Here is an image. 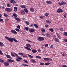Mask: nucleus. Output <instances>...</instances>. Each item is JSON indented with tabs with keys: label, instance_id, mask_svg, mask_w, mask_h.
<instances>
[{
	"label": "nucleus",
	"instance_id": "1",
	"mask_svg": "<svg viewBox=\"0 0 67 67\" xmlns=\"http://www.w3.org/2000/svg\"><path fill=\"white\" fill-rule=\"evenodd\" d=\"M5 38L6 39H7V40L8 41H10V42H13V38H9L8 37L5 36Z\"/></svg>",
	"mask_w": 67,
	"mask_h": 67
},
{
	"label": "nucleus",
	"instance_id": "2",
	"mask_svg": "<svg viewBox=\"0 0 67 67\" xmlns=\"http://www.w3.org/2000/svg\"><path fill=\"white\" fill-rule=\"evenodd\" d=\"M14 54L15 55H14L13 53H11V55L12 56L14 57H18V54L15 53H14Z\"/></svg>",
	"mask_w": 67,
	"mask_h": 67
},
{
	"label": "nucleus",
	"instance_id": "3",
	"mask_svg": "<svg viewBox=\"0 0 67 67\" xmlns=\"http://www.w3.org/2000/svg\"><path fill=\"white\" fill-rule=\"evenodd\" d=\"M37 40L39 41H44V38L43 37H40L38 38Z\"/></svg>",
	"mask_w": 67,
	"mask_h": 67
},
{
	"label": "nucleus",
	"instance_id": "4",
	"mask_svg": "<svg viewBox=\"0 0 67 67\" xmlns=\"http://www.w3.org/2000/svg\"><path fill=\"white\" fill-rule=\"evenodd\" d=\"M57 12L58 13H59L63 12V10H62V9L61 8H59Z\"/></svg>",
	"mask_w": 67,
	"mask_h": 67
},
{
	"label": "nucleus",
	"instance_id": "5",
	"mask_svg": "<svg viewBox=\"0 0 67 67\" xmlns=\"http://www.w3.org/2000/svg\"><path fill=\"white\" fill-rule=\"evenodd\" d=\"M5 10L7 12H11L12 9L10 8H6Z\"/></svg>",
	"mask_w": 67,
	"mask_h": 67
},
{
	"label": "nucleus",
	"instance_id": "6",
	"mask_svg": "<svg viewBox=\"0 0 67 67\" xmlns=\"http://www.w3.org/2000/svg\"><path fill=\"white\" fill-rule=\"evenodd\" d=\"M30 33H33L35 31V30L34 29H29Z\"/></svg>",
	"mask_w": 67,
	"mask_h": 67
},
{
	"label": "nucleus",
	"instance_id": "7",
	"mask_svg": "<svg viewBox=\"0 0 67 67\" xmlns=\"http://www.w3.org/2000/svg\"><path fill=\"white\" fill-rule=\"evenodd\" d=\"M10 3H13V4H14V3H16V2L14 0H11L10 1Z\"/></svg>",
	"mask_w": 67,
	"mask_h": 67
},
{
	"label": "nucleus",
	"instance_id": "8",
	"mask_svg": "<svg viewBox=\"0 0 67 67\" xmlns=\"http://www.w3.org/2000/svg\"><path fill=\"white\" fill-rule=\"evenodd\" d=\"M52 1H47L46 2V3H47V4H52Z\"/></svg>",
	"mask_w": 67,
	"mask_h": 67
},
{
	"label": "nucleus",
	"instance_id": "9",
	"mask_svg": "<svg viewBox=\"0 0 67 67\" xmlns=\"http://www.w3.org/2000/svg\"><path fill=\"white\" fill-rule=\"evenodd\" d=\"M11 31L12 33H13V34H16V33H17V32L13 30H12Z\"/></svg>",
	"mask_w": 67,
	"mask_h": 67
},
{
	"label": "nucleus",
	"instance_id": "10",
	"mask_svg": "<svg viewBox=\"0 0 67 67\" xmlns=\"http://www.w3.org/2000/svg\"><path fill=\"white\" fill-rule=\"evenodd\" d=\"M8 61L9 63H13V62H14V60L11 59H9L8 60Z\"/></svg>",
	"mask_w": 67,
	"mask_h": 67
},
{
	"label": "nucleus",
	"instance_id": "11",
	"mask_svg": "<svg viewBox=\"0 0 67 67\" xmlns=\"http://www.w3.org/2000/svg\"><path fill=\"white\" fill-rule=\"evenodd\" d=\"M32 52L34 53H36L37 52V51L35 49H34L32 50Z\"/></svg>",
	"mask_w": 67,
	"mask_h": 67
},
{
	"label": "nucleus",
	"instance_id": "12",
	"mask_svg": "<svg viewBox=\"0 0 67 67\" xmlns=\"http://www.w3.org/2000/svg\"><path fill=\"white\" fill-rule=\"evenodd\" d=\"M4 64L6 66H9V64L8 63L5 62L4 63Z\"/></svg>",
	"mask_w": 67,
	"mask_h": 67
},
{
	"label": "nucleus",
	"instance_id": "13",
	"mask_svg": "<svg viewBox=\"0 0 67 67\" xmlns=\"http://www.w3.org/2000/svg\"><path fill=\"white\" fill-rule=\"evenodd\" d=\"M30 11L32 12H34V9L33 8H31L30 9Z\"/></svg>",
	"mask_w": 67,
	"mask_h": 67
},
{
	"label": "nucleus",
	"instance_id": "14",
	"mask_svg": "<svg viewBox=\"0 0 67 67\" xmlns=\"http://www.w3.org/2000/svg\"><path fill=\"white\" fill-rule=\"evenodd\" d=\"M6 57L8 58H9V59H12V57H11V56L10 55H6Z\"/></svg>",
	"mask_w": 67,
	"mask_h": 67
},
{
	"label": "nucleus",
	"instance_id": "15",
	"mask_svg": "<svg viewBox=\"0 0 67 67\" xmlns=\"http://www.w3.org/2000/svg\"><path fill=\"white\" fill-rule=\"evenodd\" d=\"M18 54L19 55H21V56H22L24 55V53H21L19 52L18 53Z\"/></svg>",
	"mask_w": 67,
	"mask_h": 67
},
{
	"label": "nucleus",
	"instance_id": "16",
	"mask_svg": "<svg viewBox=\"0 0 67 67\" xmlns=\"http://www.w3.org/2000/svg\"><path fill=\"white\" fill-rule=\"evenodd\" d=\"M25 48L26 49H27V50H28V51H31V48H30L28 47H25Z\"/></svg>",
	"mask_w": 67,
	"mask_h": 67
},
{
	"label": "nucleus",
	"instance_id": "17",
	"mask_svg": "<svg viewBox=\"0 0 67 67\" xmlns=\"http://www.w3.org/2000/svg\"><path fill=\"white\" fill-rule=\"evenodd\" d=\"M26 46H27V47H31V45L29 44H27L26 45Z\"/></svg>",
	"mask_w": 67,
	"mask_h": 67
},
{
	"label": "nucleus",
	"instance_id": "18",
	"mask_svg": "<svg viewBox=\"0 0 67 67\" xmlns=\"http://www.w3.org/2000/svg\"><path fill=\"white\" fill-rule=\"evenodd\" d=\"M41 31L42 33H44L45 32V30L44 29H41Z\"/></svg>",
	"mask_w": 67,
	"mask_h": 67
},
{
	"label": "nucleus",
	"instance_id": "19",
	"mask_svg": "<svg viewBox=\"0 0 67 67\" xmlns=\"http://www.w3.org/2000/svg\"><path fill=\"white\" fill-rule=\"evenodd\" d=\"M3 46H4V44H3L1 42L0 43V47H2Z\"/></svg>",
	"mask_w": 67,
	"mask_h": 67
},
{
	"label": "nucleus",
	"instance_id": "20",
	"mask_svg": "<svg viewBox=\"0 0 67 67\" xmlns=\"http://www.w3.org/2000/svg\"><path fill=\"white\" fill-rule=\"evenodd\" d=\"M44 60L46 61H48V60H49V59H48V58H45L44 59Z\"/></svg>",
	"mask_w": 67,
	"mask_h": 67
},
{
	"label": "nucleus",
	"instance_id": "21",
	"mask_svg": "<svg viewBox=\"0 0 67 67\" xmlns=\"http://www.w3.org/2000/svg\"><path fill=\"white\" fill-rule=\"evenodd\" d=\"M46 23H49V24H51V23H51V21H48V20H46Z\"/></svg>",
	"mask_w": 67,
	"mask_h": 67
},
{
	"label": "nucleus",
	"instance_id": "22",
	"mask_svg": "<svg viewBox=\"0 0 67 67\" xmlns=\"http://www.w3.org/2000/svg\"><path fill=\"white\" fill-rule=\"evenodd\" d=\"M55 41L56 42H59V40L58 39V38H56L54 39Z\"/></svg>",
	"mask_w": 67,
	"mask_h": 67
},
{
	"label": "nucleus",
	"instance_id": "23",
	"mask_svg": "<svg viewBox=\"0 0 67 67\" xmlns=\"http://www.w3.org/2000/svg\"><path fill=\"white\" fill-rule=\"evenodd\" d=\"M13 16L14 18H16L17 17V15L16 14L14 13L13 14Z\"/></svg>",
	"mask_w": 67,
	"mask_h": 67
},
{
	"label": "nucleus",
	"instance_id": "24",
	"mask_svg": "<svg viewBox=\"0 0 67 67\" xmlns=\"http://www.w3.org/2000/svg\"><path fill=\"white\" fill-rule=\"evenodd\" d=\"M31 60L33 63H36V61L34 59H31Z\"/></svg>",
	"mask_w": 67,
	"mask_h": 67
},
{
	"label": "nucleus",
	"instance_id": "25",
	"mask_svg": "<svg viewBox=\"0 0 67 67\" xmlns=\"http://www.w3.org/2000/svg\"><path fill=\"white\" fill-rule=\"evenodd\" d=\"M44 15L45 16H48L49 15V13H46Z\"/></svg>",
	"mask_w": 67,
	"mask_h": 67
},
{
	"label": "nucleus",
	"instance_id": "26",
	"mask_svg": "<svg viewBox=\"0 0 67 67\" xmlns=\"http://www.w3.org/2000/svg\"><path fill=\"white\" fill-rule=\"evenodd\" d=\"M14 10L15 12H16V11H17V7H15Z\"/></svg>",
	"mask_w": 67,
	"mask_h": 67
},
{
	"label": "nucleus",
	"instance_id": "27",
	"mask_svg": "<svg viewBox=\"0 0 67 67\" xmlns=\"http://www.w3.org/2000/svg\"><path fill=\"white\" fill-rule=\"evenodd\" d=\"M56 34L57 35V36L58 37V38H60V35L58 34V33L57 32L56 33Z\"/></svg>",
	"mask_w": 67,
	"mask_h": 67
},
{
	"label": "nucleus",
	"instance_id": "28",
	"mask_svg": "<svg viewBox=\"0 0 67 67\" xmlns=\"http://www.w3.org/2000/svg\"><path fill=\"white\" fill-rule=\"evenodd\" d=\"M34 26H35V27L37 29V28H38V26L37 25V24H34Z\"/></svg>",
	"mask_w": 67,
	"mask_h": 67
},
{
	"label": "nucleus",
	"instance_id": "29",
	"mask_svg": "<svg viewBox=\"0 0 67 67\" xmlns=\"http://www.w3.org/2000/svg\"><path fill=\"white\" fill-rule=\"evenodd\" d=\"M21 8H26V6L25 5H22L21 6Z\"/></svg>",
	"mask_w": 67,
	"mask_h": 67
},
{
	"label": "nucleus",
	"instance_id": "30",
	"mask_svg": "<svg viewBox=\"0 0 67 67\" xmlns=\"http://www.w3.org/2000/svg\"><path fill=\"white\" fill-rule=\"evenodd\" d=\"M27 55L28 56H29V57L30 58H33V56L29 54H27Z\"/></svg>",
	"mask_w": 67,
	"mask_h": 67
},
{
	"label": "nucleus",
	"instance_id": "31",
	"mask_svg": "<svg viewBox=\"0 0 67 67\" xmlns=\"http://www.w3.org/2000/svg\"><path fill=\"white\" fill-rule=\"evenodd\" d=\"M36 58H38V59H41V57L39 56H37L36 57Z\"/></svg>",
	"mask_w": 67,
	"mask_h": 67
},
{
	"label": "nucleus",
	"instance_id": "32",
	"mask_svg": "<svg viewBox=\"0 0 67 67\" xmlns=\"http://www.w3.org/2000/svg\"><path fill=\"white\" fill-rule=\"evenodd\" d=\"M7 5L8 7H11V4H10L9 3H8L7 4Z\"/></svg>",
	"mask_w": 67,
	"mask_h": 67
},
{
	"label": "nucleus",
	"instance_id": "33",
	"mask_svg": "<svg viewBox=\"0 0 67 67\" xmlns=\"http://www.w3.org/2000/svg\"><path fill=\"white\" fill-rule=\"evenodd\" d=\"M15 19L17 21H20V19L19 18H15Z\"/></svg>",
	"mask_w": 67,
	"mask_h": 67
},
{
	"label": "nucleus",
	"instance_id": "34",
	"mask_svg": "<svg viewBox=\"0 0 67 67\" xmlns=\"http://www.w3.org/2000/svg\"><path fill=\"white\" fill-rule=\"evenodd\" d=\"M13 41H14L15 42H18V41L16 40V39L15 38H13Z\"/></svg>",
	"mask_w": 67,
	"mask_h": 67
},
{
	"label": "nucleus",
	"instance_id": "35",
	"mask_svg": "<svg viewBox=\"0 0 67 67\" xmlns=\"http://www.w3.org/2000/svg\"><path fill=\"white\" fill-rule=\"evenodd\" d=\"M24 10L26 12V13H28V10H27L26 8H25L24 9Z\"/></svg>",
	"mask_w": 67,
	"mask_h": 67
},
{
	"label": "nucleus",
	"instance_id": "36",
	"mask_svg": "<svg viewBox=\"0 0 67 67\" xmlns=\"http://www.w3.org/2000/svg\"><path fill=\"white\" fill-rule=\"evenodd\" d=\"M24 29L27 31L29 30V28L27 27H24Z\"/></svg>",
	"mask_w": 67,
	"mask_h": 67
},
{
	"label": "nucleus",
	"instance_id": "37",
	"mask_svg": "<svg viewBox=\"0 0 67 67\" xmlns=\"http://www.w3.org/2000/svg\"><path fill=\"white\" fill-rule=\"evenodd\" d=\"M49 30L50 31H51V32H54V29L52 28L49 29Z\"/></svg>",
	"mask_w": 67,
	"mask_h": 67
},
{
	"label": "nucleus",
	"instance_id": "38",
	"mask_svg": "<svg viewBox=\"0 0 67 67\" xmlns=\"http://www.w3.org/2000/svg\"><path fill=\"white\" fill-rule=\"evenodd\" d=\"M44 17H45L44 16H40V18L41 19H44Z\"/></svg>",
	"mask_w": 67,
	"mask_h": 67
},
{
	"label": "nucleus",
	"instance_id": "39",
	"mask_svg": "<svg viewBox=\"0 0 67 67\" xmlns=\"http://www.w3.org/2000/svg\"><path fill=\"white\" fill-rule=\"evenodd\" d=\"M17 59H20V60H22V58L20 57L19 56H18V57H17Z\"/></svg>",
	"mask_w": 67,
	"mask_h": 67
},
{
	"label": "nucleus",
	"instance_id": "40",
	"mask_svg": "<svg viewBox=\"0 0 67 67\" xmlns=\"http://www.w3.org/2000/svg\"><path fill=\"white\" fill-rule=\"evenodd\" d=\"M4 60H1L0 59V63H4Z\"/></svg>",
	"mask_w": 67,
	"mask_h": 67
},
{
	"label": "nucleus",
	"instance_id": "41",
	"mask_svg": "<svg viewBox=\"0 0 67 67\" xmlns=\"http://www.w3.org/2000/svg\"><path fill=\"white\" fill-rule=\"evenodd\" d=\"M60 31H64V29H63V28H60Z\"/></svg>",
	"mask_w": 67,
	"mask_h": 67
},
{
	"label": "nucleus",
	"instance_id": "42",
	"mask_svg": "<svg viewBox=\"0 0 67 67\" xmlns=\"http://www.w3.org/2000/svg\"><path fill=\"white\" fill-rule=\"evenodd\" d=\"M50 63L49 62H47V63H45V65H49Z\"/></svg>",
	"mask_w": 67,
	"mask_h": 67
},
{
	"label": "nucleus",
	"instance_id": "43",
	"mask_svg": "<svg viewBox=\"0 0 67 67\" xmlns=\"http://www.w3.org/2000/svg\"><path fill=\"white\" fill-rule=\"evenodd\" d=\"M40 65H44V63L43 62H40Z\"/></svg>",
	"mask_w": 67,
	"mask_h": 67
},
{
	"label": "nucleus",
	"instance_id": "44",
	"mask_svg": "<svg viewBox=\"0 0 67 67\" xmlns=\"http://www.w3.org/2000/svg\"><path fill=\"white\" fill-rule=\"evenodd\" d=\"M21 13L22 14H25V12L23 10L21 11Z\"/></svg>",
	"mask_w": 67,
	"mask_h": 67
},
{
	"label": "nucleus",
	"instance_id": "45",
	"mask_svg": "<svg viewBox=\"0 0 67 67\" xmlns=\"http://www.w3.org/2000/svg\"><path fill=\"white\" fill-rule=\"evenodd\" d=\"M66 3L65 2H62V5H64Z\"/></svg>",
	"mask_w": 67,
	"mask_h": 67
},
{
	"label": "nucleus",
	"instance_id": "46",
	"mask_svg": "<svg viewBox=\"0 0 67 67\" xmlns=\"http://www.w3.org/2000/svg\"><path fill=\"white\" fill-rule=\"evenodd\" d=\"M26 24H27V25H29V24H30V23L28 22H27V21H26L25 22Z\"/></svg>",
	"mask_w": 67,
	"mask_h": 67
},
{
	"label": "nucleus",
	"instance_id": "47",
	"mask_svg": "<svg viewBox=\"0 0 67 67\" xmlns=\"http://www.w3.org/2000/svg\"><path fill=\"white\" fill-rule=\"evenodd\" d=\"M64 35H65V36H67V32H64Z\"/></svg>",
	"mask_w": 67,
	"mask_h": 67
},
{
	"label": "nucleus",
	"instance_id": "48",
	"mask_svg": "<svg viewBox=\"0 0 67 67\" xmlns=\"http://www.w3.org/2000/svg\"><path fill=\"white\" fill-rule=\"evenodd\" d=\"M23 60L26 63H28V62L27 61V60Z\"/></svg>",
	"mask_w": 67,
	"mask_h": 67
},
{
	"label": "nucleus",
	"instance_id": "49",
	"mask_svg": "<svg viewBox=\"0 0 67 67\" xmlns=\"http://www.w3.org/2000/svg\"><path fill=\"white\" fill-rule=\"evenodd\" d=\"M15 30L16 31H17V32H19L20 31V30L18 29H15Z\"/></svg>",
	"mask_w": 67,
	"mask_h": 67
},
{
	"label": "nucleus",
	"instance_id": "50",
	"mask_svg": "<svg viewBox=\"0 0 67 67\" xmlns=\"http://www.w3.org/2000/svg\"><path fill=\"white\" fill-rule=\"evenodd\" d=\"M0 54L2 55H3V53H2V51L1 49H0Z\"/></svg>",
	"mask_w": 67,
	"mask_h": 67
},
{
	"label": "nucleus",
	"instance_id": "51",
	"mask_svg": "<svg viewBox=\"0 0 67 67\" xmlns=\"http://www.w3.org/2000/svg\"><path fill=\"white\" fill-rule=\"evenodd\" d=\"M17 27L18 28V29H20V26L19 25H18L17 26Z\"/></svg>",
	"mask_w": 67,
	"mask_h": 67
},
{
	"label": "nucleus",
	"instance_id": "52",
	"mask_svg": "<svg viewBox=\"0 0 67 67\" xmlns=\"http://www.w3.org/2000/svg\"><path fill=\"white\" fill-rule=\"evenodd\" d=\"M3 19L0 18V22H3Z\"/></svg>",
	"mask_w": 67,
	"mask_h": 67
},
{
	"label": "nucleus",
	"instance_id": "53",
	"mask_svg": "<svg viewBox=\"0 0 67 67\" xmlns=\"http://www.w3.org/2000/svg\"><path fill=\"white\" fill-rule=\"evenodd\" d=\"M16 62H20V60L17 59H16Z\"/></svg>",
	"mask_w": 67,
	"mask_h": 67
},
{
	"label": "nucleus",
	"instance_id": "54",
	"mask_svg": "<svg viewBox=\"0 0 67 67\" xmlns=\"http://www.w3.org/2000/svg\"><path fill=\"white\" fill-rule=\"evenodd\" d=\"M4 16H5V17H7V16H8V15L6 14L5 13L4 14Z\"/></svg>",
	"mask_w": 67,
	"mask_h": 67
},
{
	"label": "nucleus",
	"instance_id": "55",
	"mask_svg": "<svg viewBox=\"0 0 67 67\" xmlns=\"http://www.w3.org/2000/svg\"><path fill=\"white\" fill-rule=\"evenodd\" d=\"M67 67V66L66 65H62V67Z\"/></svg>",
	"mask_w": 67,
	"mask_h": 67
},
{
	"label": "nucleus",
	"instance_id": "56",
	"mask_svg": "<svg viewBox=\"0 0 67 67\" xmlns=\"http://www.w3.org/2000/svg\"><path fill=\"white\" fill-rule=\"evenodd\" d=\"M59 5H62V2H61V3L60 2L59 3Z\"/></svg>",
	"mask_w": 67,
	"mask_h": 67
},
{
	"label": "nucleus",
	"instance_id": "57",
	"mask_svg": "<svg viewBox=\"0 0 67 67\" xmlns=\"http://www.w3.org/2000/svg\"><path fill=\"white\" fill-rule=\"evenodd\" d=\"M47 37H49V36H50V35H49V34H47Z\"/></svg>",
	"mask_w": 67,
	"mask_h": 67
},
{
	"label": "nucleus",
	"instance_id": "58",
	"mask_svg": "<svg viewBox=\"0 0 67 67\" xmlns=\"http://www.w3.org/2000/svg\"><path fill=\"white\" fill-rule=\"evenodd\" d=\"M64 42H67V39H65L64 40Z\"/></svg>",
	"mask_w": 67,
	"mask_h": 67
},
{
	"label": "nucleus",
	"instance_id": "59",
	"mask_svg": "<svg viewBox=\"0 0 67 67\" xmlns=\"http://www.w3.org/2000/svg\"><path fill=\"white\" fill-rule=\"evenodd\" d=\"M45 27H46L47 28L48 27V25H45Z\"/></svg>",
	"mask_w": 67,
	"mask_h": 67
},
{
	"label": "nucleus",
	"instance_id": "60",
	"mask_svg": "<svg viewBox=\"0 0 67 67\" xmlns=\"http://www.w3.org/2000/svg\"><path fill=\"white\" fill-rule=\"evenodd\" d=\"M23 57H27V56L25 55H23Z\"/></svg>",
	"mask_w": 67,
	"mask_h": 67
},
{
	"label": "nucleus",
	"instance_id": "61",
	"mask_svg": "<svg viewBox=\"0 0 67 67\" xmlns=\"http://www.w3.org/2000/svg\"><path fill=\"white\" fill-rule=\"evenodd\" d=\"M23 65L25 66H29V65L26 64H23Z\"/></svg>",
	"mask_w": 67,
	"mask_h": 67
},
{
	"label": "nucleus",
	"instance_id": "62",
	"mask_svg": "<svg viewBox=\"0 0 67 67\" xmlns=\"http://www.w3.org/2000/svg\"><path fill=\"white\" fill-rule=\"evenodd\" d=\"M48 46V44H45V47H47V46Z\"/></svg>",
	"mask_w": 67,
	"mask_h": 67
},
{
	"label": "nucleus",
	"instance_id": "63",
	"mask_svg": "<svg viewBox=\"0 0 67 67\" xmlns=\"http://www.w3.org/2000/svg\"><path fill=\"white\" fill-rule=\"evenodd\" d=\"M53 45H51V46H50V47L51 48H53Z\"/></svg>",
	"mask_w": 67,
	"mask_h": 67
},
{
	"label": "nucleus",
	"instance_id": "64",
	"mask_svg": "<svg viewBox=\"0 0 67 67\" xmlns=\"http://www.w3.org/2000/svg\"><path fill=\"white\" fill-rule=\"evenodd\" d=\"M50 60H51V61H52V59L51 58H48Z\"/></svg>",
	"mask_w": 67,
	"mask_h": 67
}]
</instances>
